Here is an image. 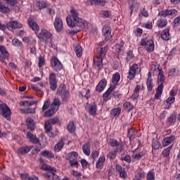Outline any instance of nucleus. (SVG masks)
I'll list each match as a JSON object with an SVG mask.
<instances>
[{
	"instance_id": "nucleus-1",
	"label": "nucleus",
	"mask_w": 180,
	"mask_h": 180,
	"mask_svg": "<svg viewBox=\"0 0 180 180\" xmlns=\"http://www.w3.org/2000/svg\"><path fill=\"white\" fill-rule=\"evenodd\" d=\"M70 15L66 17V22L69 27H80V29H86L88 22L79 18V13L74 7H71Z\"/></svg>"
},
{
	"instance_id": "nucleus-2",
	"label": "nucleus",
	"mask_w": 180,
	"mask_h": 180,
	"mask_svg": "<svg viewBox=\"0 0 180 180\" xmlns=\"http://www.w3.org/2000/svg\"><path fill=\"white\" fill-rule=\"evenodd\" d=\"M178 15V11L174 8L172 9H165L163 11H161L158 13V16L160 18L157 21V26L160 29H162L163 27H165L168 25V20L165 18H170L172 19V18H175Z\"/></svg>"
},
{
	"instance_id": "nucleus-3",
	"label": "nucleus",
	"mask_w": 180,
	"mask_h": 180,
	"mask_svg": "<svg viewBox=\"0 0 180 180\" xmlns=\"http://www.w3.org/2000/svg\"><path fill=\"white\" fill-rule=\"evenodd\" d=\"M106 51H108V46L101 48L97 51V55L94 58L93 67L98 70V71H101L103 67V57L106 56Z\"/></svg>"
},
{
	"instance_id": "nucleus-4",
	"label": "nucleus",
	"mask_w": 180,
	"mask_h": 180,
	"mask_svg": "<svg viewBox=\"0 0 180 180\" xmlns=\"http://www.w3.org/2000/svg\"><path fill=\"white\" fill-rule=\"evenodd\" d=\"M41 169L43 171H47L46 173L43 174V176L45 177L47 180H60V176L56 174L57 172V169L55 167H52L51 166L46 164H43L41 166Z\"/></svg>"
},
{
	"instance_id": "nucleus-5",
	"label": "nucleus",
	"mask_w": 180,
	"mask_h": 180,
	"mask_svg": "<svg viewBox=\"0 0 180 180\" xmlns=\"http://www.w3.org/2000/svg\"><path fill=\"white\" fill-rule=\"evenodd\" d=\"M0 12L1 13H9L11 8L18 5V0H0Z\"/></svg>"
},
{
	"instance_id": "nucleus-6",
	"label": "nucleus",
	"mask_w": 180,
	"mask_h": 180,
	"mask_svg": "<svg viewBox=\"0 0 180 180\" xmlns=\"http://www.w3.org/2000/svg\"><path fill=\"white\" fill-rule=\"evenodd\" d=\"M164 82H165V76L162 71L160 70L158 75V84H159L156 89V93L155 94V99H161V95L164 91Z\"/></svg>"
},
{
	"instance_id": "nucleus-7",
	"label": "nucleus",
	"mask_w": 180,
	"mask_h": 180,
	"mask_svg": "<svg viewBox=\"0 0 180 180\" xmlns=\"http://www.w3.org/2000/svg\"><path fill=\"white\" fill-rule=\"evenodd\" d=\"M37 37L42 42L51 43L53 41V34L46 29L41 30L40 33L38 32Z\"/></svg>"
},
{
	"instance_id": "nucleus-8",
	"label": "nucleus",
	"mask_w": 180,
	"mask_h": 180,
	"mask_svg": "<svg viewBox=\"0 0 180 180\" xmlns=\"http://www.w3.org/2000/svg\"><path fill=\"white\" fill-rule=\"evenodd\" d=\"M140 45L144 47L148 53H153L155 49L154 40L143 38L141 40Z\"/></svg>"
},
{
	"instance_id": "nucleus-9",
	"label": "nucleus",
	"mask_w": 180,
	"mask_h": 180,
	"mask_svg": "<svg viewBox=\"0 0 180 180\" xmlns=\"http://www.w3.org/2000/svg\"><path fill=\"white\" fill-rule=\"evenodd\" d=\"M77 158H78V153L75 151L69 152L66 155V160L69 161L70 167H76V168H78V161Z\"/></svg>"
},
{
	"instance_id": "nucleus-10",
	"label": "nucleus",
	"mask_w": 180,
	"mask_h": 180,
	"mask_svg": "<svg viewBox=\"0 0 180 180\" xmlns=\"http://www.w3.org/2000/svg\"><path fill=\"white\" fill-rule=\"evenodd\" d=\"M50 63L51 68H53V70L56 72L63 70V63H61L60 60H58L56 56H51Z\"/></svg>"
},
{
	"instance_id": "nucleus-11",
	"label": "nucleus",
	"mask_w": 180,
	"mask_h": 180,
	"mask_svg": "<svg viewBox=\"0 0 180 180\" xmlns=\"http://www.w3.org/2000/svg\"><path fill=\"white\" fill-rule=\"evenodd\" d=\"M0 115L6 119V120H11V109H9V107L6 104L3 103L0 105Z\"/></svg>"
},
{
	"instance_id": "nucleus-12",
	"label": "nucleus",
	"mask_w": 180,
	"mask_h": 180,
	"mask_svg": "<svg viewBox=\"0 0 180 180\" xmlns=\"http://www.w3.org/2000/svg\"><path fill=\"white\" fill-rule=\"evenodd\" d=\"M140 65L137 63L133 64L129 70V75H128V79L131 80L134 79V77H136V74L137 72H140L141 71Z\"/></svg>"
},
{
	"instance_id": "nucleus-13",
	"label": "nucleus",
	"mask_w": 180,
	"mask_h": 180,
	"mask_svg": "<svg viewBox=\"0 0 180 180\" xmlns=\"http://www.w3.org/2000/svg\"><path fill=\"white\" fill-rule=\"evenodd\" d=\"M49 81L51 91H56V89H57V79L56 78V73L51 72L49 74Z\"/></svg>"
},
{
	"instance_id": "nucleus-14",
	"label": "nucleus",
	"mask_w": 180,
	"mask_h": 180,
	"mask_svg": "<svg viewBox=\"0 0 180 180\" xmlns=\"http://www.w3.org/2000/svg\"><path fill=\"white\" fill-rule=\"evenodd\" d=\"M27 23L29 26L31 27V29L34 32L36 36L39 33V31L40 30V27H39V25L34 22V20L32 18L27 19Z\"/></svg>"
},
{
	"instance_id": "nucleus-15",
	"label": "nucleus",
	"mask_w": 180,
	"mask_h": 180,
	"mask_svg": "<svg viewBox=\"0 0 180 180\" xmlns=\"http://www.w3.org/2000/svg\"><path fill=\"white\" fill-rule=\"evenodd\" d=\"M53 26L58 32H61V30H63V20H61L60 16H56L55 18Z\"/></svg>"
},
{
	"instance_id": "nucleus-16",
	"label": "nucleus",
	"mask_w": 180,
	"mask_h": 180,
	"mask_svg": "<svg viewBox=\"0 0 180 180\" xmlns=\"http://www.w3.org/2000/svg\"><path fill=\"white\" fill-rule=\"evenodd\" d=\"M6 27L8 29H22L23 25L18 21H9L6 23Z\"/></svg>"
},
{
	"instance_id": "nucleus-17",
	"label": "nucleus",
	"mask_w": 180,
	"mask_h": 180,
	"mask_svg": "<svg viewBox=\"0 0 180 180\" xmlns=\"http://www.w3.org/2000/svg\"><path fill=\"white\" fill-rule=\"evenodd\" d=\"M115 169L117 171V172H119L120 178H122L123 179H126V178H127L126 169L120 165H116Z\"/></svg>"
},
{
	"instance_id": "nucleus-18",
	"label": "nucleus",
	"mask_w": 180,
	"mask_h": 180,
	"mask_svg": "<svg viewBox=\"0 0 180 180\" xmlns=\"http://www.w3.org/2000/svg\"><path fill=\"white\" fill-rule=\"evenodd\" d=\"M0 53L2 55V56L0 55V61H4V60H8L9 58V53L6 51V48L4 46L0 45Z\"/></svg>"
},
{
	"instance_id": "nucleus-19",
	"label": "nucleus",
	"mask_w": 180,
	"mask_h": 180,
	"mask_svg": "<svg viewBox=\"0 0 180 180\" xmlns=\"http://www.w3.org/2000/svg\"><path fill=\"white\" fill-rule=\"evenodd\" d=\"M106 85H108V81L105 79H102L96 86V91L102 92L106 88Z\"/></svg>"
},
{
	"instance_id": "nucleus-20",
	"label": "nucleus",
	"mask_w": 180,
	"mask_h": 180,
	"mask_svg": "<svg viewBox=\"0 0 180 180\" xmlns=\"http://www.w3.org/2000/svg\"><path fill=\"white\" fill-rule=\"evenodd\" d=\"M57 94L60 95V96H61L62 99H63V101H67V99L68 98V96H70V92H68V91H67L63 88L58 89Z\"/></svg>"
},
{
	"instance_id": "nucleus-21",
	"label": "nucleus",
	"mask_w": 180,
	"mask_h": 180,
	"mask_svg": "<svg viewBox=\"0 0 180 180\" xmlns=\"http://www.w3.org/2000/svg\"><path fill=\"white\" fill-rule=\"evenodd\" d=\"M174 141H175V136L165 137L162 141V147H167L169 144H172V143H174Z\"/></svg>"
},
{
	"instance_id": "nucleus-22",
	"label": "nucleus",
	"mask_w": 180,
	"mask_h": 180,
	"mask_svg": "<svg viewBox=\"0 0 180 180\" xmlns=\"http://www.w3.org/2000/svg\"><path fill=\"white\" fill-rule=\"evenodd\" d=\"M146 86L148 92H151V91H153V88L154 87V85L153 84V77L151 76V72H149L148 73V79L146 80Z\"/></svg>"
},
{
	"instance_id": "nucleus-23",
	"label": "nucleus",
	"mask_w": 180,
	"mask_h": 180,
	"mask_svg": "<svg viewBox=\"0 0 180 180\" xmlns=\"http://www.w3.org/2000/svg\"><path fill=\"white\" fill-rule=\"evenodd\" d=\"M103 35L105 37V40H109L112 39V34L110 32V27L109 25H105L103 28Z\"/></svg>"
},
{
	"instance_id": "nucleus-24",
	"label": "nucleus",
	"mask_w": 180,
	"mask_h": 180,
	"mask_svg": "<svg viewBox=\"0 0 180 180\" xmlns=\"http://www.w3.org/2000/svg\"><path fill=\"white\" fill-rule=\"evenodd\" d=\"M32 148L33 146H22L17 150V153L20 155H23L25 154H27V153H29Z\"/></svg>"
},
{
	"instance_id": "nucleus-25",
	"label": "nucleus",
	"mask_w": 180,
	"mask_h": 180,
	"mask_svg": "<svg viewBox=\"0 0 180 180\" xmlns=\"http://www.w3.org/2000/svg\"><path fill=\"white\" fill-rule=\"evenodd\" d=\"M65 142L64 141V139L61 138L57 143L54 146V151L56 153H60V150H63Z\"/></svg>"
},
{
	"instance_id": "nucleus-26",
	"label": "nucleus",
	"mask_w": 180,
	"mask_h": 180,
	"mask_svg": "<svg viewBox=\"0 0 180 180\" xmlns=\"http://www.w3.org/2000/svg\"><path fill=\"white\" fill-rule=\"evenodd\" d=\"M105 161H106L105 155L100 156L96 163V168H97V169H102V168H103Z\"/></svg>"
},
{
	"instance_id": "nucleus-27",
	"label": "nucleus",
	"mask_w": 180,
	"mask_h": 180,
	"mask_svg": "<svg viewBox=\"0 0 180 180\" xmlns=\"http://www.w3.org/2000/svg\"><path fill=\"white\" fill-rule=\"evenodd\" d=\"M27 139L30 143H32L33 144H37V143H39V139H37L36 135L32 134V132L27 133Z\"/></svg>"
},
{
	"instance_id": "nucleus-28",
	"label": "nucleus",
	"mask_w": 180,
	"mask_h": 180,
	"mask_svg": "<svg viewBox=\"0 0 180 180\" xmlns=\"http://www.w3.org/2000/svg\"><path fill=\"white\" fill-rule=\"evenodd\" d=\"M82 151L85 155H91V144L89 142H86L82 146Z\"/></svg>"
},
{
	"instance_id": "nucleus-29",
	"label": "nucleus",
	"mask_w": 180,
	"mask_h": 180,
	"mask_svg": "<svg viewBox=\"0 0 180 180\" xmlns=\"http://www.w3.org/2000/svg\"><path fill=\"white\" fill-rule=\"evenodd\" d=\"M115 89H116V86H111L106 91V92L103 94V99H104L105 102L106 101V99H108L109 98V96H110V95H112V94H113V92L115 91Z\"/></svg>"
},
{
	"instance_id": "nucleus-30",
	"label": "nucleus",
	"mask_w": 180,
	"mask_h": 180,
	"mask_svg": "<svg viewBox=\"0 0 180 180\" xmlns=\"http://www.w3.org/2000/svg\"><path fill=\"white\" fill-rule=\"evenodd\" d=\"M11 44L14 46V47H18L20 50L23 49V43L18 38H13L11 41Z\"/></svg>"
},
{
	"instance_id": "nucleus-31",
	"label": "nucleus",
	"mask_w": 180,
	"mask_h": 180,
	"mask_svg": "<svg viewBox=\"0 0 180 180\" xmlns=\"http://www.w3.org/2000/svg\"><path fill=\"white\" fill-rule=\"evenodd\" d=\"M60 105H61V101H60V98H53V101L51 104V108H52L53 109H55V110H58V108H60Z\"/></svg>"
},
{
	"instance_id": "nucleus-32",
	"label": "nucleus",
	"mask_w": 180,
	"mask_h": 180,
	"mask_svg": "<svg viewBox=\"0 0 180 180\" xmlns=\"http://www.w3.org/2000/svg\"><path fill=\"white\" fill-rule=\"evenodd\" d=\"M88 112L91 116H96V104H89L88 105Z\"/></svg>"
},
{
	"instance_id": "nucleus-33",
	"label": "nucleus",
	"mask_w": 180,
	"mask_h": 180,
	"mask_svg": "<svg viewBox=\"0 0 180 180\" xmlns=\"http://www.w3.org/2000/svg\"><path fill=\"white\" fill-rule=\"evenodd\" d=\"M74 51L77 56V57H82V47L81 46V45L77 44L76 45H75L74 47Z\"/></svg>"
},
{
	"instance_id": "nucleus-34",
	"label": "nucleus",
	"mask_w": 180,
	"mask_h": 180,
	"mask_svg": "<svg viewBox=\"0 0 180 180\" xmlns=\"http://www.w3.org/2000/svg\"><path fill=\"white\" fill-rule=\"evenodd\" d=\"M27 127L30 130L33 131L34 130V121L30 117H27L26 120Z\"/></svg>"
},
{
	"instance_id": "nucleus-35",
	"label": "nucleus",
	"mask_w": 180,
	"mask_h": 180,
	"mask_svg": "<svg viewBox=\"0 0 180 180\" xmlns=\"http://www.w3.org/2000/svg\"><path fill=\"white\" fill-rule=\"evenodd\" d=\"M161 38L165 41L169 40V28H166L162 32Z\"/></svg>"
},
{
	"instance_id": "nucleus-36",
	"label": "nucleus",
	"mask_w": 180,
	"mask_h": 180,
	"mask_svg": "<svg viewBox=\"0 0 180 180\" xmlns=\"http://www.w3.org/2000/svg\"><path fill=\"white\" fill-rule=\"evenodd\" d=\"M67 129L69 133H74L75 131V123L73 121H70L68 123Z\"/></svg>"
},
{
	"instance_id": "nucleus-37",
	"label": "nucleus",
	"mask_w": 180,
	"mask_h": 180,
	"mask_svg": "<svg viewBox=\"0 0 180 180\" xmlns=\"http://www.w3.org/2000/svg\"><path fill=\"white\" fill-rule=\"evenodd\" d=\"M41 154L43 157H46V158H54V153L49 150H42Z\"/></svg>"
},
{
	"instance_id": "nucleus-38",
	"label": "nucleus",
	"mask_w": 180,
	"mask_h": 180,
	"mask_svg": "<svg viewBox=\"0 0 180 180\" xmlns=\"http://www.w3.org/2000/svg\"><path fill=\"white\" fill-rule=\"evenodd\" d=\"M34 103H37V101H20V106H24L25 108H29V106H32V105H34Z\"/></svg>"
},
{
	"instance_id": "nucleus-39",
	"label": "nucleus",
	"mask_w": 180,
	"mask_h": 180,
	"mask_svg": "<svg viewBox=\"0 0 180 180\" xmlns=\"http://www.w3.org/2000/svg\"><path fill=\"white\" fill-rule=\"evenodd\" d=\"M146 154H147V153L146 152V150H143L141 152H139V153H136L134 155V160H141V158H143V157H146Z\"/></svg>"
},
{
	"instance_id": "nucleus-40",
	"label": "nucleus",
	"mask_w": 180,
	"mask_h": 180,
	"mask_svg": "<svg viewBox=\"0 0 180 180\" xmlns=\"http://www.w3.org/2000/svg\"><path fill=\"white\" fill-rule=\"evenodd\" d=\"M56 112H57V110L51 107V108L49 110H48L47 111H46L44 112V116L45 117H50L53 116V115H54L56 113Z\"/></svg>"
},
{
	"instance_id": "nucleus-41",
	"label": "nucleus",
	"mask_w": 180,
	"mask_h": 180,
	"mask_svg": "<svg viewBox=\"0 0 180 180\" xmlns=\"http://www.w3.org/2000/svg\"><path fill=\"white\" fill-rule=\"evenodd\" d=\"M140 8V3L137 1H133L131 6L130 7L131 10V15L133 13V11H139V8Z\"/></svg>"
},
{
	"instance_id": "nucleus-42",
	"label": "nucleus",
	"mask_w": 180,
	"mask_h": 180,
	"mask_svg": "<svg viewBox=\"0 0 180 180\" xmlns=\"http://www.w3.org/2000/svg\"><path fill=\"white\" fill-rule=\"evenodd\" d=\"M121 112H122V109L118 107L117 108H114V109L111 110L110 114L112 116H115L116 117H117L120 115Z\"/></svg>"
},
{
	"instance_id": "nucleus-43",
	"label": "nucleus",
	"mask_w": 180,
	"mask_h": 180,
	"mask_svg": "<svg viewBox=\"0 0 180 180\" xmlns=\"http://www.w3.org/2000/svg\"><path fill=\"white\" fill-rule=\"evenodd\" d=\"M119 81H120V74L119 72H116L112 76V84L117 85Z\"/></svg>"
},
{
	"instance_id": "nucleus-44",
	"label": "nucleus",
	"mask_w": 180,
	"mask_h": 180,
	"mask_svg": "<svg viewBox=\"0 0 180 180\" xmlns=\"http://www.w3.org/2000/svg\"><path fill=\"white\" fill-rule=\"evenodd\" d=\"M117 155V150H111L107 155L108 158L110 160H115Z\"/></svg>"
},
{
	"instance_id": "nucleus-45",
	"label": "nucleus",
	"mask_w": 180,
	"mask_h": 180,
	"mask_svg": "<svg viewBox=\"0 0 180 180\" xmlns=\"http://www.w3.org/2000/svg\"><path fill=\"white\" fill-rule=\"evenodd\" d=\"M124 108L128 110V112H130V110H133L134 109V105L131 104L130 102H125L124 103Z\"/></svg>"
},
{
	"instance_id": "nucleus-46",
	"label": "nucleus",
	"mask_w": 180,
	"mask_h": 180,
	"mask_svg": "<svg viewBox=\"0 0 180 180\" xmlns=\"http://www.w3.org/2000/svg\"><path fill=\"white\" fill-rule=\"evenodd\" d=\"M44 127L46 133H48L49 131H51V130H53V127L51 126V123L50 122V121L45 122Z\"/></svg>"
},
{
	"instance_id": "nucleus-47",
	"label": "nucleus",
	"mask_w": 180,
	"mask_h": 180,
	"mask_svg": "<svg viewBox=\"0 0 180 180\" xmlns=\"http://www.w3.org/2000/svg\"><path fill=\"white\" fill-rule=\"evenodd\" d=\"M20 176L22 180H39V179L36 176L34 177H30L28 174H20Z\"/></svg>"
},
{
	"instance_id": "nucleus-48",
	"label": "nucleus",
	"mask_w": 180,
	"mask_h": 180,
	"mask_svg": "<svg viewBox=\"0 0 180 180\" xmlns=\"http://www.w3.org/2000/svg\"><path fill=\"white\" fill-rule=\"evenodd\" d=\"M176 122V116L175 115H171L168 118H167V123L169 124H174Z\"/></svg>"
},
{
	"instance_id": "nucleus-49",
	"label": "nucleus",
	"mask_w": 180,
	"mask_h": 180,
	"mask_svg": "<svg viewBox=\"0 0 180 180\" xmlns=\"http://www.w3.org/2000/svg\"><path fill=\"white\" fill-rule=\"evenodd\" d=\"M146 178L148 180H155V173L154 172V171H149L146 176Z\"/></svg>"
},
{
	"instance_id": "nucleus-50",
	"label": "nucleus",
	"mask_w": 180,
	"mask_h": 180,
	"mask_svg": "<svg viewBox=\"0 0 180 180\" xmlns=\"http://www.w3.org/2000/svg\"><path fill=\"white\" fill-rule=\"evenodd\" d=\"M71 175L75 176V178H77V179H81V176H82V174H81V172L75 170H72Z\"/></svg>"
},
{
	"instance_id": "nucleus-51",
	"label": "nucleus",
	"mask_w": 180,
	"mask_h": 180,
	"mask_svg": "<svg viewBox=\"0 0 180 180\" xmlns=\"http://www.w3.org/2000/svg\"><path fill=\"white\" fill-rule=\"evenodd\" d=\"M50 105H51V103H50V100H46L42 106V112L47 110V109L50 108Z\"/></svg>"
},
{
	"instance_id": "nucleus-52",
	"label": "nucleus",
	"mask_w": 180,
	"mask_h": 180,
	"mask_svg": "<svg viewBox=\"0 0 180 180\" xmlns=\"http://www.w3.org/2000/svg\"><path fill=\"white\" fill-rule=\"evenodd\" d=\"M136 133H137L134 129H131L128 131V136L129 137V140H133L134 137H136Z\"/></svg>"
},
{
	"instance_id": "nucleus-53",
	"label": "nucleus",
	"mask_w": 180,
	"mask_h": 180,
	"mask_svg": "<svg viewBox=\"0 0 180 180\" xmlns=\"http://www.w3.org/2000/svg\"><path fill=\"white\" fill-rule=\"evenodd\" d=\"M150 70L151 71H161L160 70V65L157 63H153L151 65H150Z\"/></svg>"
},
{
	"instance_id": "nucleus-54",
	"label": "nucleus",
	"mask_w": 180,
	"mask_h": 180,
	"mask_svg": "<svg viewBox=\"0 0 180 180\" xmlns=\"http://www.w3.org/2000/svg\"><path fill=\"white\" fill-rule=\"evenodd\" d=\"M172 148V146H170L167 147L166 149H165L162 153L163 157H168L169 155V152L171 151Z\"/></svg>"
},
{
	"instance_id": "nucleus-55",
	"label": "nucleus",
	"mask_w": 180,
	"mask_h": 180,
	"mask_svg": "<svg viewBox=\"0 0 180 180\" xmlns=\"http://www.w3.org/2000/svg\"><path fill=\"white\" fill-rule=\"evenodd\" d=\"M175 102V97H169L166 101H164L165 105H172Z\"/></svg>"
},
{
	"instance_id": "nucleus-56",
	"label": "nucleus",
	"mask_w": 180,
	"mask_h": 180,
	"mask_svg": "<svg viewBox=\"0 0 180 180\" xmlns=\"http://www.w3.org/2000/svg\"><path fill=\"white\" fill-rule=\"evenodd\" d=\"M46 63V60H44V57L40 56L39 57V62H38V66L39 68H41V67H43V65H44Z\"/></svg>"
},
{
	"instance_id": "nucleus-57",
	"label": "nucleus",
	"mask_w": 180,
	"mask_h": 180,
	"mask_svg": "<svg viewBox=\"0 0 180 180\" xmlns=\"http://www.w3.org/2000/svg\"><path fill=\"white\" fill-rule=\"evenodd\" d=\"M121 160L122 161H125V162L130 164V162H131V156H130V155H126L124 157H122Z\"/></svg>"
},
{
	"instance_id": "nucleus-58",
	"label": "nucleus",
	"mask_w": 180,
	"mask_h": 180,
	"mask_svg": "<svg viewBox=\"0 0 180 180\" xmlns=\"http://www.w3.org/2000/svg\"><path fill=\"white\" fill-rule=\"evenodd\" d=\"M119 141H117V140L112 139H110V146H111V147H119Z\"/></svg>"
},
{
	"instance_id": "nucleus-59",
	"label": "nucleus",
	"mask_w": 180,
	"mask_h": 180,
	"mask_svg": "<svg viewBox=\"0 0 180 180\" xmlns=\"http://www.w3.org/2000/svg\"><path fill=\"white\" fill-rule=\"evenodd\" d=\"M122 49H123V46H122V45H120L119 44H115V51L118 54H122Z\"/></svg>"
},
{
	"instance_id": "nucleus-60",
	"label": "nucleus",
	"mask_w": 180,
	"mask_h": 180,
	"mask_svg": "<svg viewBox=\"0 0 180 180\" xmlns=\"http://www.w3.org/2000/svg\"><path fill=\"white\" fill-rule=\"evenodd\" d=\"M98 157H99V151H98V150H94V151H92V152H91V158L93 160L97 159Z\"/></svg>"
},
{
	"instance_id": "nucleus-61",
	"label": "nucleus",
	"mask_w": 180,
	"mask_h": 180,
	"mask_svg": "<svg viewBox=\"0 0 180 180\" xmlns=\"http://www.w3.org/2000/svg\"><path fill=\"white\" fill-rule=\"evenodd\" d=\"M140 15H141V16H143V18H148V11H147V10L143 8L142 10H141L139 16Z\"/></svg>"
},
{
	"instance_id": "nucleus-62",
	"label": "nucleus",
	"mask_w": 180,
	"mask_h": 180,
	"mask_svg": "<svg viewBox=\"0 0 180 180\" xmlns=\"http://www.w3.org/2000/svg\"><path fill=\"white\" fill-rule=\"evenodd\" d=\"M160 147H161V143L159 141H155V142H153V148H154V150H158Z\"/></svg>"
},
{
	"instance_id": "nucleus-63",
	"label": "nucleus",
	"mask_w": 180,
	"mask_h": 180,
	"mask_svg": "<svg viewBox=\"0 0 180 180\" xmlns=\"http://www.w3.org/2000/svg\"><path fill=\"white\" fill-rule=\"evenodd\" d=\"M143 27L146 29H153V22L149 21L143 24Z\"/></svg>"
},
{
	"instance_id": "nucleus-64",
	"label": "nucleus",
	"mask_w": 180,
	"mask_h": 180,
	"mask_svg": "<svg viewBox=\"0 0 180 180\" xmlns=\"http://www.w3.org/2000/svg\"><path fill=\"white\" fill-rule=\"evenodd\" d=\"M173 23H174V27H178V26H179L180 25V17H177L176 18H175L174 20Z\"/></svg>"
}]
</instances>
